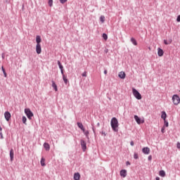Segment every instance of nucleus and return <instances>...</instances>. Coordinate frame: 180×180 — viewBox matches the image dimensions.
<instances>
[{
	"mask_svg": "<svg viewBox=\"0 0 180 180\" xmlns=\"http://www.w3.org/2000/svg\"><path fill=\"white\" fill-rule=\"evenodd\" d=\"M111 127L113 130V131H119L118 127H119V121H117V119L116 117H112L110 122Z\"/></svg>",
	"mask_w": 180,
	"mask_h": 180,
	"instance_id": "1",
	"label": "nucleus"
},
{
	"mask_svg": "<svg viewBox=\"0 0 180 180\" xmlns=\"http://www.w3.org/2000/svg\"><path fill=\"white\" fill-rule=\"evenodd\" d=\"M172 101H173V103L174 105H178L180 103V98L179 95L174 94L172 96Z\"/></svg>",
	"mask_w": 180,
	"mask_h": 180,
	"instance_id": "2",
	"label": "nucleus"
},
{
	"mask_svg": "<svg viewBox=\"0 0 180 180\" xmlns=\"http://www.w3.org/2000/svg\"><path fill=\"white\" fill-rule=\"evenodd\" d=\"M25 113L27 115V117L30 120H32V117H33V112H32V110H30L29 108H25Z\"/></svg>",
	"mask_w": 180,
	"mask_h": 180,
	"instance_id": "3",
	"label": "nucleus"
},
{
	"mask_svg": "<svg viewBox=\"0 0 180 180\" xmlns=\"http://www.w3.org/2000/svg\"><path fill=\"white\" fill-rule=\"evenodd\" d=\"M132 94L136 99H138L139 101H140V99H141V94H140L139 91H137L136 89H132Z\"/></svg>",
	"mask_w": 180,
	"mask_h": 180,
	"instance_id": "4",
	"label": "nucleus"
},
{
	"mask_svg": "<svg viewBox=\"0 0 180 180\" xmlns=\"http://www.w3.org/2000/svg\"><path fill=\"white\" fill-rule=\"evenodd\" d=\"M134 119L138 124H141V123H144V120L140 119L139 116L134 115Z\"/></svg>",
	"mask_w": 180,
	"mask_h": 180,
	"instance_id": "5",
	"label": "nucleus"
},
{
	"mask_svg": "<svg viewBox=\"0 0 180 180\" xmlns=\"http://www.w3.org/2000/svg\"><path fill=\"white\" fill-rule=\"evenodd\" d=\"M4 117H5L6 120L7 122H9V120H11V112L6 111V112L4 113Z\"/></svg>",
	"mask_w": 180,
	"mask_h": 180,
	"instance_id": "6",
	"label": "nucleus"
},
{
	"mask_svg": "<svg viewBox=\"0 0 180 180\" xmlns=\"http://www.w3.org/2000/svg\"><path fill=\"white\" fill-rule=\"evenodd\" d=\"M120 176H122L123 178H126L127 176V171L126 169H122L120 172Z\"/></svg>",
	"mask_w": 180,
	"mask_h": 180,
	"instance_id": "7",
	"label": "nucleus"
},
{
	"mask_svg": "<svg viewBox=\"0 0 180 180\" xmlns=\"http://www.w3.org/2000/svg\"><path fill=\"white\" fill-rule=\"evenodd\" d=\"M81 146L83 151L86 150V143L84 140H81Z\"/></svg>",
	"mask_w": 180,
	"mask_h": 180,
	"instance_id": "8",
	"label": "nucleus"
},
{
	"mask_svg": "<svg viewBox=\"0 0 180 180\" xmlns=\"http://www.w3.org/2000/svg\"><path fill=\"white\" fill-rule=\"evenodd\" d=\"M36 51H37V53L41 54V45L36 46Z\"/></svg>",
	"mask_w": 180,
	"mask_h": 180,
	"instance_id": "9",
	"label": "nucleus"
},
{
	"mask_svg": "<svg viewBox=\"0 0 180 180\" xmlns=\"http://www.w3.org/2000/svg\"><path fill=\"white\" fill-rule=\"evenodd\" d=\"M158 54L159 57H162L164 56V51L161 48L158 49Z\"/></svg>",
	"mask_w": 180,
	"mask_h": 180,
	"instance_id": "10",
	"label": "nucleus"
},
{
	"mask_svg": "<svg viewBox=\"0 0 180 180\" xmlns=\"http://www.w3.org/2000/svg\"><path fill=\"white\" fill-rule=\"evenodd\" d=\"M142 151H143V154L148 155V154H150V148H148V147L143 148L142 149Z\"/></svg>",
	"mask_w": 180,
	"mask_h": 180,
	"instance_id": "11",
	"label": "nucleus"
},
{
	"mask_svg": "<svg viewBox=\"0 0 180 180\" xmlns=\"http://www.w3.org/2000/svg\"><path fill=\"white\" fill-rule=\"evenodd\" d=\"M118 76L121 78V79H124V78H126V73H124V72H119Z\"/></svg>",
	"mask_w": 180,
	"mask_h": 180,
	"instance_id": "12",
	"label": "nucleus"
},
{
	"mask_svg": "<svg viewBox=\"0 0 180 180\" xmlns=\"http://www.w3.org/2000/svg\"><path fill=\"white\" fill-rule=\"evenodd\" d=\"M81 179V174L79 172L74 174V179L75 180H79Z\"/></svg>",
	"mask_w": 180,
	"mask_h": 180,
	"instance_id": "13",
	"label": "nucleus"
},
{
	"mask_svg": "<svg viewBox=\"0 0 180 180\" xmlns=\"http://www.w3.org/2000/svg\"><path fill=\"white\" fill-rule=\"evenodd\" d=\"M77 126L83 132H85V128H84V125L81 122H77Z\"/></svg>",
	"mask_w": 180,
	"mask_h": 180,
	"instance_id": "14",
	"label": "nucleus"
},
{
	"mask_svg": "<svg viewBox=\"0 0 180 180\" xmlns=\"http://www.w3.org/2000/svg\"><path fill=\"white\" fill-rule=\"evenodd\" d=\"M36 41H37V45H40V43H41V38L40 36L37 35L36 37Z\"/></svg>",
	"mask_w": 180,
	"mask_h": 180,
	"instance_id": "15",
	"label": "nucleus"
},
{
	"mask_svg": "<svg viewBox=\"0 0 180 180\" xmlns=\"http://www.w3.org/2000/svg\"><path fill=\"white\" fill-rule=\"evenodd\" d=\"M44 147L46 151H50V144H49L47 143H44Z\"/></svg>",
	"mask_w": 180,
	"mask_h": 180,
	"instance_id": "16",
	"label": "nucleus"
},
{
	"mask_svg": "<svg viewBox=\"0 0 180 180\" xmlns=\"http://www.w3.org/2000/svg\"><path fill=\"white\" fill-rule=\"evenodd\" d=\"M161 117H162V119H163V120H166V119H167V112H165V111L162 112Z\"/></svg>",
	"mask_w": 180,
	"mask_h": 180,
	"instance_id": "17",
	"label": "nucleus"
},
{
	"mask_svg": "<svg viewBox=\"0 0 180 180\" xmlns=\"http://www.w3.org/2000/svg\"><path fill=\"white\" fill-rule=\"evenodd\" d=\"M40 162L41 167H46V159H44V158H41Z\"/></svg>",
	"mask_w": 180,
	"mask_h": 180,
	"instance_id": "18",
	"label": "nucleus"
},
{
	"mask_svg": "<svg viewBox=\"0 0 180 180\" xmlns=\"http://www.w3.org/2000/svg\"><path fill=\"white\" fill-rule=\"evenodd\" d=\"M13 155H14L13 149H11L10 150L11 161H13Z\"/></svg>",
	"mask_w": 180,
	"mask_h": 180,
	"instance_id": "19",
	"label": "nucleus"
},
{
	"mask_svg": "<svg viewBox=\"0 0 180 180\" xmlns=\"http://www.w3.org/2000/svg\"><path fill=\"white\" fill-rule=\"evenodd\" d=\"M52 86L53 89H55L56 92L58 91V89H57V84H56V82L54 81H52Z\"/></svg>",
	"mask_w": 180,
	"mask_h": 180,
	"instance_id": "20",
	"label": "nucleus"
},
{
	"mask_svg": "<svg viewBox=\"0 0 180 180\" xmlns=\"http://www.w3.org/2000/svg\"><path fill=\"white\" fill-rule=\"evenodd\" d=\"M131 43H133V44H134V46H137V41H136V39H134V38H131Z\"/></svg>",
	"mask_w": 180,
	"mask_h": 180,
	"instance_id": "21",
	"label": "nucleus"
},
{
	"mask_svg": "<svg viewBox=\"0 0 180 180\" xmlns=\"http://www.w3.org/2000/svg\"><path fill=\"white\" fill-rule=\"evenodd\" d=\"M159 175L160 176H165V172L164 170H161L160 172H159Z\"/></svg>",
	"mask_w": 180,
	"mask_h": 180,
	"instance_id": "22",
	"label": "nucleus"
},
{
	"mask_svg": "<svg viewBox=\"0 0 180 180\" xmlns=\"http://www.w3.org/2000/svg\"><path fill=\"white\" fill-rule=\"evenodd\" d=\"M171 43H172V39H170L169 41L165 39L164 40V44L166 45L171 44Z\"/></svg>",
	"mask_w": 180,
	"mask_h": 180,
	"instance_id": "23",
	"label": "nucleus"
},
{
	"mask_svg": "<svg viewBox=\"0 0 180 180\" xmlns=\"http://www.w3.org/2000/svg\"><path fill=\"white\" fill-rule=\"evenodd\" d=\"M63 81H64L65 84H67L68 82V79H67V76H65V75H63Z\"/></svg>",
	"mask_w": 180,
	"mask_h": 180,
	"instance_id": "24",
	"label": "nucleus"
},
{
	"mask_svg": "<svg viewBox=\"0 0 180 180\" xmlns=\"http://www.w3.org/2000/svg\"><path fill=\"white\" fill-rule=\"evenodd\" d=\"M100 20H101V23H103L105 22V15H101L100 17Z\"/></svg>",
	"mask_w": 180,
	"mask_h": 180,
	"instance_id": "25",
	"label": "nucleus"
},
{
	"mask_svg": "<svg viewBox=\"0 0 180 180\" xmlns=\"http://www.w3.org/2000/svg\"><path fill=\"white\" fill-rule=\"evenodd\" d=\"M58 65L59 66L60 70H63V65H61V62H60V60H58Z\"/></svg>",
	"mask_w": 180,
	"mask_h": 180,
	"instance_id": "26",
	"label": "nucleus"
},
{
	"mask_svg": "<svg viewBox=\"0 0 180 180\" xmlns=\"http://www.w3.org/2000/svg\"><path fill=\"white\" fill-rule=\"evenodd\" d=\"M27 120V119L26 118V117L23 116L22 117V123H24V124H26Z\"/></svg>",
	"mask_w": 180,
	"mask_h": 180,
	"instance_id": "27",
	"label": "nucleus"
},
{
	"mask_svg": "<svg viewBox=\"0 0 180 180\" xmlns=\"http://www.w3.org/2000/svg\"><path fill=\"white\" fill-rule=\"evenodd\" d=\"M164 123H165V127H168L169 123H168V121H167V120H164Z\"/></svg>",
	"mask_w": 180,
	"mask_h": 180,
	"instance_id": "28",
	"label": "nucleus"
},
{
	"mask_svg": "<svg viewBox=\"0 0 180 180\" xmlns=\"http://www.w3.org/2000/svg\"><path fill=\"white\" fill-rule=\"evenodd\" d=\"M134 158L135 160H139V154L134 153Z\"/></svg>",
	"mask_w": 180,
	"mask_h": 180,
	"instance_id": "29",
	"label": "nucleus"
},
{
	"mask_svg": "<svg viewBox=\"0 0 180 180\" xmlns=\"http://www.w3.org/2000/svg\"><path fill=\"white\" fill-rule=\"evenodd\" d=\"M103 38L104 39V40H108V34H103Z\"/></svg>",
	"mask_w": 180,
	"mask_h": 180,
	"instance_id": "30",
	"label": "nucleus"
},
{
	"mask_svg": "<svg viewBox=\"0 0 180 180\" xmlns=\"http://www.w3.org/2000/svg\"><path fill=\"white\" fill-rule=\"evenodd\" d=\"M48 4L49 6H53V0H49Z\"/></svg>",
	"mask_w": 180,
	"mask_h": 180,
	"instance_id": "31",
	"label": "nucleus"
},
{
	"mask_svg": "<svg viewBox=\"0 0 180 180\" xmlns=\"http://www.w3.org/2000/svg\"><path fill=\"white\" fill-rule=\"evenodd\" d=\"M161 131L162 134L165 133V126H163L162 129H161Z\"/></svg>",
	"mask_w": 180,
	"mask_h": 180,
	"instance_id": "32",
	"label": "nucleus"
},
{
	"mask_svg": "<svg viewBox=\"0 0 180 180\" xmlns=\"http://www.w3.org/2000/svg\"><path fill=\"white\" fill-rule=\"evenodd\" d=\"M60 4H65L67 2V0H59Z\"/></svg>",
	"mask_w": 180,
	"mask_h": 180,
	"instance_id": "33",
	"label": "nucleus"
},
{
	"mask_svg": "<svg viewBox=\"0 0 180 180\" xmlns=\"http://www.w3.org/2000/svg\"><path fill=\"white\" fill-rule=\"evenodd\" d=\"M148 159L149 161H151V160H153V157L151 155H149Z\"/></svg>",
	"mask_w": 180,
	"mask_h": 180,
	"instance_id": "34",
	"label": "nucleus"
},
{
	"mask_svg": "<svg viewBox=\"0 0 180 180\" xmlns=\"http://www.w3.org/2000/svg\"><path fill=\"white\" fill-rule=\"evenodd\" d=\"M176 21L177 22H180V15H178L177 18H176Z\"/></svg>",
	"mask_w": 180,
	"mask_h": 180,
	"instance_id": "35",
	"label": "nucleus"
},
{
	"mask_svg": "<svg viewBox=\"0 0 180 180\" xmlns=\"http://www.w3.org/2000/svg\"><path fill=\"white\" fill-rule=\"evenodd\" d=\"M61 74L63 77H64V70L63 69H60Z\"/></svg>",
	"mask_w": 180,
	"mask_h": 180,
	"instance_id": "36",
	"label": "nucleus"
},
{
	"mask_svg": "<svg viewBox=\"0 0 180 180\" xmlns=\"http://www.w3.org/2000/svg\"><path fill=\"white\" fill-rule=\"evenodd\" d=\"M82 77H86V72H84L82 73Z\"/></svg>",
	"mask_w": 180,
	"mask_h": 180,
	"instance_id": "37",
	"label": "nucleus"
},
{
	"mask_svg": "<svg viewBox=\"0 0 180 180\" xmlns=\"http://www.w3.org/2000/svg\"><path fill=\"white\" fill-rule=\"evenodd\" d=\"M176 146H177V148L180 149V143L179 142L177 143Z\"/></svg>",
	"mask_w": 180,
	"mask_h": 180,
	"instance_id": "38",
	"label": "nucleus"
},
{
	"mask_svg": "<svg viewBox=\"0 0 180 180\" xmlns=\"http://www.w3.org/2000/svg\"><path fill=\"white\" fill-rule=\"evenodd\" d=\"M4 75L5 78H6L8 77V75L6 74V72H4Z\"/></svg>",
	"mask_w": 180,
	"mask_h": 180,
	"instance_id": "39",
	"label": "nucleus"
},
{
	"mask_svg": "<svg viewBox=\"0 0 180 180\" xmlns=\"http://www.w3.org/2000/svg\"><path fill=\"white\" fill-rule=\"evenodd\" d=\"M84 134H86V136H88V134H89V131H85V129H84Z\"/></svg>",
	"mask_w": 180,
	"mask_h": 180,
	"instance_id": "40",
	"label": "nucleus"
},
{
	"mask_svg": "<svg viewBox=\"0 0 180 180\" xmlns=\"http://www.w3.org/2000/svg\"><path fill=\"white\" fill-rule=\"evenodd\" d=\"M130 144H131V146H134V142L133 141H131L130 142Z\"/></svg>",
	"mask_w": 180,
	"mask_h": 180,
	"instance_id": "41",
	"label": "nucleus"
},
{
	"mask_svg": "<svg viewBox=\"0 0 180 180\" xmlns=\"http://www.w3.org/2000/svg\"><path fill=\"white\" fill-rule=\"evenodd\" d=\"M1 70H2L3 72H6L5 68H4V66L1 67Z\"/></svg>",
	"mask_w": 180,
	"mask_h": 180,
	"instance_id": "42",
	"label": "nucleus"
},
{
	"mask_svg": "<svg viewBox=\"0 0 180 180\" xmlns=\"http://www.w3.org/2000/svg\"><path fill=\"white\" fill-rule=\"evenodd\" d=\"M1 139H4V135L2 134V132H0Z\"/></svg>",
	"mask_w": 180,
	"mask_h": 180,
	"instance_id": "43",
	"label": "nucleus"
},
{
	"mask_svg": "<svg viewBox=\"0 0 180 180\" xmlns=\"http://www.w3.org/2000/svg\"><path fill=\"white\" fill-rule=\"evenodd\" d=\"M126 165H130V162L127 161V162H126Z\"/></svg>",
	"mask_w": 180,
	"mask_h": 180,
	"instance_id": "44",
	"label": "nucleus"
},
{
	"mask_svg": "<svg viewBox=\"0 0 180 180\" xmlns=\"http://www.w3.org/2000/svg\"><path fill=\"white\" fill-rule=\"evenodd\" d=\"M104 74L106 75V74H108V70H104Z\"/></svg>",
	"mask_w": 180,
	"mask_h": 180,
	"instance_id": "45",
	"label": "nucleus"
},
{
	"mask_svg": "<svg viewBox=\"0 0 180 180\" xmlns=\"http://www.w3.org/2000/svg\"><path fill=\"white\" fill-rule=\"evenodd\" d=\"M156 180H160V177H156Z\"/></svg>",
	"mask_w": 180,
	"mask_h": 180,
	"instance_id": "46",
	"label": "nucleus"
},
{
	"mask_svg": "<svg viewBox=\"0 0 180 180\" xmlns=\"http://www.w3.org/2000/svg\"><path fill=\"white\" fill-rule=\"evenodd\" d=\"M0 131H2V127H0Z\"/></svg>",
	"mask_w": 180,
	"mask_h": 180,
	"instance_id": "47",
	"label": "nucleus"
}]
</instances>
